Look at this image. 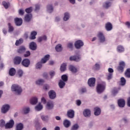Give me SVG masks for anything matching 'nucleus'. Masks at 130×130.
<instances>
[{
    "mask_svg": "<svg viewBox=\"0 0 130 130\" xmlns=\"http://www.w3.org/2000/svg\"><path fill=\"white\" fill-rule=\"evenodd\" d=\"M105 89H106V83L104 81L99 83L96 86V92L98 94L103 93L105 91Z\"/></svg>",
    "mask_w": 130,
    "mask_h": 130,
    "instance_id": "nucleus-1",
    "label": "nucleus"
},
{
    "mask_svg": "<svg viewBox=\"0 0 130 130\" xmlns=\"http://www.w3.org/2000/svg\"><path fill=\"white\" fill-rule=\"evenodd\" d=\"M50 56L48 54L46 55L41 60V62H39L36 64V69H41L42 68V63H45L47 60H49Z\"/></svg>",
    "mask_w": 130,
    "mask_h": 130,
    "instance_id": "nucleus-2",
    "label": "nucleus"
},
{
    "mask_svg": "<svg viewBox=\"0 0 130 130\" xmlns=\"http://www.w3.org/2000/svg\"><path fill=\"white\" fill-rule=\"evenodd\" d=\"M11 91L15 92L17 95H20L22 93V88L17 84H13L11 87Z\"/></svg>",
    "mask_w": 130,
    "mask_h": 130,
    "instance_id": "nucleus-3",
    "label": "nucleus"
},
{
    "mask_svg": "<svg viewBox=\"0 0 130 130\" xmlns=\"http://www.w3.org/2000/svg\"><path fill=\"white\" fill-rule=\"evenodd\" d=\"M124 68H125V62L122 61L119 62V65L117 67V70L119 73H123L124 71Z\"/></svg>",
    "mask_w": 130,
    "mask_h": 130,
    "instance_id": "nucleus-4",
    "label": "nucleus"
},
{
    "mask_svg": "<svg viewBox=\"0 0 130 130\" xmlns=\"http://www.w3.org/2000/svg\"><path fill=\"white\" fill-rule=\"evenodd\" d=\"M13 62L16 66H19V64L22 63V57L16 56L13 59Z\"/></svg>",
    "mask_w": 130,
    "mask_h": 130,
    "instance_id": "nucleus-5",
    "label": "nucleus"
},
{
    "mask_svg": "<svg viewBox=\"0 0 130 130\" xmlns=\"http://www.w3.org/2000/svg\"><path fill=\"white\" fill-rule=\"evenodd\" d=\"M15 125V121L13 119H11L9 122L5 124V128H13Z\"/></svg>",
    "mask_w": 130,
    "mask_h": 130,
    "instance_id": "nucleus-6",
    "label": "nucleus"
},
{
    "mask_svg": "<svg viewBox=\"0 0 130 130\" xmlns=\"http://www.w3.org/2000/svg\"><path fill=\"white\" fill-rule=\"evenodd\" d=\"M82 46H84V43L81 40H77L75 42V47L77 49H80Z\"/></svg>",
    "mask_w": 130,
    "mask_h": 130,
    "instance_id": "nucleus-7",
    "label": "nucleus"
},
{
    "mask_svg": "<svg viewBox=\"0 0 130 130\" xmlns=\"http://www.w3.org/2000/svg\"><path fill=\"white\" fill-rule=\"evenodd\" d=\"M97 37H98L100 42L101 43L105 42V37L104 36V35L103 34V32H99L97 35Z\"/></svg>",
    "mask_w": 130,
    "mask_h": 130,
    "instance_id": "nucleus-8",
    "label": "nucleus"
},
{
    "mask_svg": "<svg viewBox=\"0 0 130 130\" xmlns=\"http://www.w3.org/2000/svg\"><path fill=\"white\" fill-rule=\"evenodd\" d=\"M95 82L96 79H95V78H91L88 79L87 83L89 87H94Z\"/></svg>",
    "mask_w": 130,
    "mask_h": 130,
    "instance_id": "nucleus-9",
    "label": "nucleus"
},
{
    "mask_svg": "<svg viewBox=\"0 0 130 130\" xmlns=\"http://www.w3.org/2000/svg\"><path fill=\"white\" fill-rule=\"evenodd\" d=\"M21 64L25 68H28L29 66H30V60L28 58L24 59L21 61Z\"/></svg>",
    "mask_w": 130,
    "mask_h": 130,
    "instance_id": "nucleus-10",
    "label": "nucleus"
},
{
    "mask_svg": "<svg viewBox=\"0 0 130 130\" xmlns=\"http://www.w3.org/2000/svg\"><path fill=\"white\" fill-rule=\"evenodd\" d=\"M118 106L121 108H123L125 106V101L123 99H120L117 101Z\"/></svg>",
    "mask_w": 130,
    "mask_h": 130,
    "instance_id": "nucleus-11",
    "label": "nucleus"
},
{
    "mask_svg": "<svg viewBox=\"0 0 130 130\" xmlns=\"http://www.w3.org/2000/svg\"><path fill=\"white\" fill-rule=\"evenodd\" d=\"M70 60L71 61H80L81 60V56L80 55L71 56L70 57Z\"/></svg>",
    "mask_w": 130,
    "mask_h": 130,
    "instance_id": "nucleus-12",
    "label": "nucleus"
},
{
    "mask_svg": "<svg viewBox=\"0 0 130 130\" xmlns=\"http://www.w3.org/2000/svg\"><path fill=\"white\" fill-rule=\"evenodd\" d=\"M10 105H4L3 106L1 109V112L2 113H7L8 111L10 110Z\"/></svg>",
    "mask_w": 130,
    "mask_h": 130,
    "instance_id": "nucleus-13",
    "label": "nucleus"
},
{
    "mask_svg": "<svg viewBox=\"0 0 130 130\" xmlns=\"http://www.w3.org/2000/svg\"><path fill=\"white\" fill-rule=\"evenodd\" d=\"M14 21L16 26H21L23 24V19L16 17L14 19Z\"/></svg>",
    "mask_w": 130,
    "mask_h": 130,
    "instance_id": "nucleus-14",
    "label": "nucleus"
},
{
    "mask_svg": "<svg viewBox=\"0 0 130 130\" xmlns=\"http://www.w3.org/2000/svg\"><path fill=\"white\" fill-rule=\"evenodd\" d=\"M67 115L69 118H74L75 117V111L73 110H70L67 112Z\"/></svg>",
    "mask_w": 130,
    "mask_h": 130,
    "instance_id": "nucleus-15",
    "label": "nucleus"
},
{
    "mask_svg": "<svg viewBox=\"0 0 130 130\" xmlns=\"http://www.w3.org/2000/svg\"><path fill=\"white\" fill-rule=\"evenodd\" d=\"M29 48L31 50H36L37 49V44L34 42H32L29 44Z\"/></svg>",
    "mask_w": 130,
    "mask_h": 130,
    "instance_id": "nucleus-16",
    "label": "nucleus"
},
{
    "mask_svg": "<svg viewBox=\"0 0 130 130\" xmlns=\"http://www.w3.org/2000/svg\"><path fill=\"white\" fill-rule=\"evenodd\" d=\"M48 94L50 99H54L56 97V93L53 90L50 91Z\"/></svg>",
    "mask_w": 130,
    "mask_h": 130,
    "instance_id": "nucleus-17",
    "label": "nucleus"
},
{
    "mask_svg": "<svg viewBox=\"0 0 130 130\" xmlns=\"http://www.w3.org/2000/svg\"><path fill=\"white\" fill-rule=\"evenodd\" d=\"M83 115L85 117H90L91 116V111L88 109L84 110Z\"/></svg>",
    "mask_w": 130,
    "mask_h": 130,
    "instance_id": "nucleus-18",
    "label": "nucleus"
},
{
    "mask_svg": "<svg viewBox=\"0 0 130 130\" xmlns=\"http://www.w3.org/2000/svg\"><path fill=\"white\" fill-rule=\"evenodd\" d=\"M94 115L96 116H98V115H100L101 114V109L99 107H95L94 108Z\"/></svg>",
    "mask_w": 130,
    "mask_h": 130,
    "instance_id": "nucleus-19",
    "label": "nucleus"
},
{
    "mask_svg": "<svg viewBox=\"0 0 130 130\" xmlns=\"http://www.w3.org/2000/svg\"><path fill=\"white\" fill-rule=\"evenodd\" d=\"M17 51L18 53L22 54V53H24V52L26 51V48H25V47L23 46H20Z\"/></svg>",
    "mask_w": 130,
    "mask_h": 130,
    "instance_id": "nucleus-20",
    "label": "nucleus"
},
{
    "mask_svg": "<svg viewBox=\"0 0 130 130\" xmlns=\"http://www.w3.org/2000/svg\"><path fill=\"white\" fill-rule=\"evenodd\" d=\"M32 19V14H26L25 17H24V21L25 22H29L30 21H31Z\"/></svg>",
    "mask_w": 130,
    "mask_h": 130,
    "instance_id": "nucleus-21",
    "label": "nucleus"
},
{
    "mask_svg": "<svg viewBox=\"0 0 130 130\" xmlns=\"http://www.w3.org/2000/svg\"><path fill=\"white\" fill-rule=\"evenodd\" d=\"M38 102V99L37 98L33 97L30 100V103L32 105H35L37 104Z\"/></svg>",
    "mask_w": 130,
    "mask_h": 130,
    "instance_id": "nucleus-22",
    "label": "nucleus"
},
{
    "mask_svg": "<svg viewBox=\"0 0 130 130\" xmlns=\"http://www.w3.org/2000/svg\"><path fill=\"white\" fill-rule=\"evenodd\" d=\"M105 28L107 31H111L112 30V24L110 22H108L105 25Z\"/></svg>",
    "mask_w": 130,
    "mask_h": 130,
    "instance_id": "nucleus-23",
    "label": "nucleus"
},
{
    "mask_svg": "<svg viewBox=\"0 0 130 130\" xmlns=\"http://www.w3.org/2000/svg\"><path fill=\"white\" fill-rule=\"evenodd\" d=\"M54 105H53V102L52 101H49L47 103V108L49 110H50L53 108Z\"/></svg>",
    "mask_w": 130,
    "mask_h": 130,
    "instance_id": "nucleus-24",
    "label": "nucleus"
},
{
    "mask_svg": "<svg viewBox=\"0 0 130 130\" xmlns=\"http://www.w3.org/2000/svg\"><path fill=\"white\" fill-rule=\"evenodd\" d=\"M24 128V124L22 123H19L16 124V130H23Z\"/></svg>",
    "mask_w": 130,
    "mask_h": 130,
    "instance_id": "nucleus-25",
    "label": "nucleus"
},
{
    "mask_svg": "<svg viewBox=\"0 0 130 130\" xmlns=\"http://www.w3.org/2000/svg\"><path fill=\"white\" fill-rule=\"evenodd\" d=\"M36 35H37V32L35 31H33L30 34V37H29V39L31 40H34V39H36Z\"/></svg>",
    "mask_w": 130,
    "mask_h": 130,
    "instance_id": "nucleus-26",
    "label": "nucleus"
},
{
    "mask_svg": "<svg viewBox=\"0 0 130 130\" xmlns=\"http://www.w3.org/2000/svg\"><path fill=\"white\" fill-rule=\"evenodd\" d=\"M63 124L65 127H70V125H71V121L68 119H66L63 121Z\"/></svg>",
    "mask_w": 130,
    "mask_h": 130,
    "instance_id": "nucleus-27",
    "label": "nucleus"
},
{
    "mask_svg": "<svg viewBox=\"0 0 130 130\" xmlns=\"http://www.w3.org/2000/svg\"><path fill=\"white\" fill-rule=\"evenodd\" d=\"M69 70L70 71H71V72H72V73H73L74 74H76V73L78 72L77 68H76V67L72 65L70 66Z\"/></svg>",
    "mask_w": 130,
    "mask_h": 130,
    "instance_id": "nucleus-28",
    "label": "nucleus"
},
{
    "mask_svg": "<svg viewBox=\"0 0 130 130\" xmlns=\"http://www.w3.org/2000/svg\"><path fill=\"white\" fill-rule=\"evenodd\" d=\"M117 51L118 52H124V47H123L122 45H119L117 47Z\"/></svg>",
    "mask_w": 130,
    "mask_h": 130,
    "instance_id": "nucleus-29",
    "label": "nucleus"
},
{
    "mask_svg": "<svg viewBox=\"0 0 130 130\" xmlns=\"http://www.w3.org/2000/svg\"><path fill=\"white\" fill-rule=\"evenodd\" d=\"M47 40V37L46 36H43V37H40L38 39V42H42V41H46Z\"/></svg>",
    "mask_w": 130,
    "mask_h": 130,
    "instance_id": "nucleus-30",
    "label": "nucleus"
},
{
    "mask_svg": "<svg viewBox=\"0 0 130 130\" xmlns=\"http://www.w3.org/2000/svg\"><path fill=\"white\" fill-rule=\"evenodd\" d=\"M58 86L60 89H62L66 86V82L60 80L58 83Z\"/></svg>",
    "mask_w": 130,
    "mask_h": 130,
    "instance_id": "nucleus-31",
    "label": "nucleus"
},
{
    "mask_svg": "<svg viewBox=\"0 0 130 130\" xmlns=\"http://www.w3.org/2000/svg\"><path fill=\"white\" fill-rule=\"evenodd\" d=\"M43 108V106L41 105V103H39L38 105H37L35 107L36 110L37 111H40Z\"/></svg>",
    "mask_w": 130,
    "mask_h": 130,
    "instance_id": "nucleus-32",
    "label": "nucleus"
},
{
    "mask_svg": "<svg viewBox=\"0 0 130 130\" xmlns=\"http://www.w3.org/2000/svg\"><path fill=\"white\" fill-rule=\"evenodd\" d=\"M9 75L10 76H13L16 75V69L14 68H11L9 70Z\"/></svg>",
    "mask_w": 130,
    "mask_h": 130,
    "instance_id": "nucleus-33",
    "label": "nucleus"
},
{
    "mask_svg": "<svg viewBox=\"0 0 130 130\" xmlns=\"http://www.w3.org/2000/svg\"><path fill=\"white\" fill-rule=\"evenodd\" d=\"M124 75L126 78H130V68H128L126 70Z\"/></svg>",
    "mask_w": 130,
    "mask_h": 130,
    "instance_id": "nucleus-34",
    "label": "nucleus"
},
{
    "mask_svg": "<svg viewBox=\"0 0 130 130\" xmlns=\"http://www.w3.org/2000/svg\"><path fill=\"white\" fill-rule=\"evenodd\" d=\"M8 32L9 33H11V32H13L14 31V26L12 25V24L11 23H8Z\"/></svg>",
    "mask_w": 130,
    "mask_h": 130,
    "instance_id": "nucleus-35",
    "label": "nucleus"
},
{
    "mask_svg": "<svg viewBox=\"0 0 130 130\" xmlns=\"http://www.w3.org/2000/svg\"><path fill=\"white\" fill-rule=\"evenodd\" d=\"M23 42H24V40H23V39H20L18 40H16L15 42V45L16 46H19V45H20V44H22Z\"/></svg>",
    "mask_w": 130,
    "mask_h": 130,
    "instance_id": "nucleus-36",
    "label": "nucleus"
},
{
    "mask_svg": "<svg viewBox=\"0 0 130 130\" xmlns=\"http://www.w3.org/2000/svg\"><path fill=\"white\" fill-rule=\"evenodd\" d=\"M55 49L58 52L61 51V50H62V47H61V45H57L55 47Z\"/></svg>",
    "mask_w": 130,
    "mask_h": 130,
    "instance_id": "nucleus-37",
    "label": "nucleus"
},
{
    "mask_svg": "<svg viewBox=\"0 0 130 130\" xmlns=\"http://www.w3.org/2000/svg\"><path fill=\"white\" fill-rule=\"evenodd\" d=\"M60 70L61 72H64L67 70V64L64 63L62 64L60 66Z\"/></svg>",
    "mask_w": 130,
    "mask_h": 130,
    "instance_id": "nucleus-38",
    "label": "nucleus"
},
{
    "mask_svg": "<svg viewBox=\"0 0 130 130\" xmlns=\"http://www.w3.org/2000/svg\"><path fill=\"white\" fill-rule=\"evenodd\" d=\"M64 15L63 20L64 21H68V20L70 19V14L68 12H66Z\"/></svg>",
    "mask_w": 130,
    "mask_h": 130,
    "instance_id": "nucleus-39",
    "label": "nucleus"
},
{
    "mask_svg": "<svg viewBox=\"0 0 130 130\" xmlns=\"http://www.w3.org/2000/svg\"><path fill=\"white\" fill-rule=\"evenodd\" d=\"M2 4L5 9H9V7L10 6L9 3H7L6 1H3Z\"/></svg>",
    "mask_w": 130,
    "mask_h": 130,
    "instance_id": "nucleus-40",
    "label": "nucleus"
},
{
    "mask_svg": "<svg viewBox=\"0 0 130 130\" xmlns=\"http://www.w3.org/2000/svg\"><path fill=\"white\" fill-rule=\"evenodd\" d=\"M121 86H124L126 83V80L124 77H121L120 79Z\"/></svg>",
    "mask_w": 130,
    "mask_h": 130,
    "instance_id": "nucleus-41",
    "label": "nucleus"
},
{
    "mask_svg": "<svg viewBox=\"0 0 130 130\" xmlns=\"http://www.w3.org/2000/svg\"><path fill=\"white\" fill-rule=\"evenodd\" d=\"M47 8L49 13H52V12H53V7H52V5H48Z\"/></svg>",
    "mask_w": 130,
    "mask_h": 130,
    "instance_id": "nucleus-42",
    "label": "nucleus"
},
{
    "mask_svg": "<svg viewBox=\"0 0 130 130\" xmlns=\"http://www.w3.org/2000/svg\"><path fill=\"white\" fill-rule=\"evenodd\" d=\"M43 83H44V80L43 79H39L36 82L37 85H43Z\"/></svg>",
    "mask_w": 130,
    "mask_h": 130,
    "instance_id": "nucleus-43",
    "label": "nucleus"
},
{
    "mask_svg": "<svg viewBox=\"0 0 130 130\" xmlns=\"http://www.w3.org/2000/svg\"><path fill=\"white\" fill-rule=\"evenodd\" d=\"M93 70H95V71H99V70H100V64L95 63V66L93 67Z\"/></svg>",
    "mask_w": 130,
    "mask_h": 130,
    "instance_id": "nucleus-44",
    "label": "nucleus"
},
{
    "mask_svg": "<svg viewBox=\"0 0 130 130\" xmlns=\"http://www.w3.org/2000/svg\"><path fill=\"white\" fill-rule=\"evenodd\" d=\"M110 6H111L110 2H106L105 5H103V7L104 8H105V9H108Z\"/></svg>",
    "mask_w": 130,
    "mask_h": 130,
    "instance_id": "nucleus-45",
    "label": "nucleus"
},
{
    "mask_svg": "<svg viewBox=\"0 0 130 130\" xmlns=\"http://www.w3.org/2000/svg\"><path fill=\"white\" fill-rule=\"evenodd\" d=\"M79 128V125L78 124H75L71 128V130H78Z\"/></svg>",
    "mask_w": 130,
    "mask_h": 130,
    "instance_id": "nucleus-46",
    "label": "nucleus"
},
{
    "mask_svg": "<svg viewBox=\"0 0 130 130\" xmlns=\"http://www.w3.org/2000/svg\"><path fill=\"white\" fill-rule=\"evenodd\" d=\"M61 78L63 82H67L68 81V76L66 75H62Z\"/></svg>",
    "mask_w": 130,
    "mask_h": 130,
    "instance_id": "nucleus-47",
    "label": "nucleus"
},
{
    "mask_svg": "<svg viewBox=\"0 0 130 130\" xmlns=\"http://www.w3.org/2000/svg\"><path fill=\"white\" fill-rule=\"evenodd\" d=\"M32 11H33V8L32 7H29L25 9V12L27 14H30V13H32Z\"/></svg>",
    "mask_w": 130,
    "mask_h": 130,
    "instance_id": "nucleus-48",
    "label": "nucleus"
},
{
    "mask_svg": "<svg viewBox=\"0 0 130 130\" xmlns=\"http://www.w3.org/2000/svg\"><path fill=\"white\" fill-rule=\"evenodd\" d=\"M113 76V73H109L107 76V79L109 81V80H111L112 79V77Z\"/></svg>",
    "mask_w": 130,
    "mask_h": 130,
    "instance_id": "nucleus-49",
    "label": "nucleus"
},
{
    "mask_svg": "<svg viewBox=\"0 0 130 130\" xmlns=\"http://www.w3.org/2000/svg\"><path fill=\"white\" fill-rule=\"evenodd\" d=\"M1 127H3V126H6V122L4 120H1L0 122Z\"/></svg>",
    "mask_w": 130,
    "mask_h": 130,
    "instance_id": "nucleus-50",
    "label": "nucleus"
},
{
    "mask_svg": "<svg viewBox=\"0 0 130 130\" xmlns=\"http://www.w3.org/2000/svg\"><path fill=\"white\" fill-rule=\"evenodd\" d=\"M30 111V108H25L23 109V112L25 114H27V113H29Z\"/></svg>",
    "mask_w": 130,
    "mask_h": 130,
    "instance_id": "nucleus-51",
    "label": "nucleus"
},
{
    "mask_svg": "<svg viewBox=\"0 0 130 130\" xmlns=\"http://www.w3.org/2000/svg\"><path fill=\"white\" fill-rule=\"evenodd\" d=\"M41 119L43 121H48V116H42Z\"/></svg>",
    "mask_w": 130,
    "mask_h": 130,
    "instance_id": "nucleus-52",
    "label": "nucleus"
},
{
    "mask_svg": "<svg viewBox=\"0 0 130 130\" xmlns=\"http://www.w3.org/2000/svg\"><path fill=\"white\" fill-rule=\"evenodd\" d=\"M30 55H31V52H30L29 51H27L25 53V54H24L23 55V56L24 57H28L29 56H30Z\"/></svg>",
    "mask_w": 130,
    "mask_h": 130,
    "instance_id": "nucleus-53",
    "label": "nucleus"
},
{
    "mask_svg": "<svg viewBox=\"0 0 130 130\" xmlns=\"http://www.w3.org/2000/svg\"><path fill=\"white\" fill-rule=\"evenodd\" d=\"M49 74L51 78H53V77H54V75H55V72L53 71H51L49 72Z\"/></svg>",
    "mask_w": 130,
    "mask_h": 130,
    "instance_id": "nucleus-54",
    "label": "nucleus"
},
{
    "mask_svg": "<svg viewBox=\"0 0 130 130\" xmlns=\"http://www.w3.org/2000/svg\"><path fill=\"white\" fill-rule=\"evenodd\" d=\"M18 75L20 77H22L23 76V71L21 70H19L18 71Z\"/></svg>",
    "mask_w": 130,
    "mask_h": 130,
    "instance_id": "nucleus-55",
    "label": "nucleus"
},
{
    "mask_svg": "<svg viewBox=\"0 0 130 130\" xmlns=\"http://www.w3.org/2000/svg\"><path fill=\"white\" fill-rule=\"evenodd\" d=\"M74 44H73V43H69L68 44V48H70V49H73V46Z\"/></svg>",
    "mask_w": 130,
    "mask_h": 130,
    "instance_id": "nucleus-56",
    "label": "nucleus"
},
{
    "mask_svg": "<svg viewBox=\"0 0 130 130\" xmlns=\"http://www.w3.org/2000/svg\"><path fill=\"white\" fill-rule=\"evenodd\" d=\"M19 14L21 16H23V15H24V10L23 9H20L19 10Z\"/></svg>",
    "mask_w": 130,
    "mask_h": 130,
    "instance_id": "nucleus-57",
    "label": "nucleus"
},
{
    "mask_svg": "<svg viewBox=\"0 0 130 130\" xmlns=\"http://www.w3.org/2000/svg\"><path fill=\"white\" fill-rule=\"evenodd\" d=\"M76 104L78 106H80L82 104V102H81V100H78L76 101Z\"/></svg>",
    "mask_w": 130,
    "mask_h": 130,
    "instance_id": "nucleus-58",
    "label": "nucleus"
},
{
    "mask_svg": "<svg viewBox=\"0 0 130 130\" xmlns=\"http://www.w3.org/2000/svg\"><path fill=\"white\" fill-rule=\"evenodd\" d=\"M125 26H126L127 27V28L128 29L130 28V22L129 21H126L125 23Z\"/></svg>",
    "mask_w": 130,
    "mask_h": 130,
    "instance_id": "nucleus-59",
    "label": "nucleus"
},
{
    "mask_svg": "<svg viewBox=\"0 0 130 130\" xmlns=\"http://www.w3.org/2000/svg\"><path fill=\"white\" fill-rule=\"evenodd\" d=\"M108 71L109 74H113V72H114V70H113V69H112V68H109L108 69Z\"/></svg>",
    "mask_w": 130,
    "mask_h": 130,
    "instance_id": "nucleus-60",
    "label": "nucleus"
},
{
    "mask_svg": "<svg viewBox=\"0 0 130 130\" xmlns=\"http://www.w3.org/2000/svg\"><path fill=\"white\" fill-rule=\"evenodd\" d=\"M43 88L44 90H48V89H49V85L47 84H45L44 85Z\"/></svg>",
    "mask_w": 130,
    "mask_h": 130,
    "instance_id": "nucleus-61",
    "label": "nucleus"
},
{
    "mask_svg": "<svg viewBox=\"0 0 130 130\" xmlns=\"http://www.w3.org/2000/svg\"><path fill=\"white\" fill-rule=\"evenodd\" d=\"M127 104L128 107H130V96L127 99Z\"/></svg>",
    "mask_w": 130,
    "mask_h": 130,
    "instance_id": "nucleus-62",
    "label": "nucleus"
},
{
    "mask_svg": "<svg viewBox=\"0 0 130 130\" xmlns=\"http://www.w3.org/2000/svg\"><path fill=\"white\" fill-rule=\"evenodd\" d=\"M41 101L42 102H43V103H44V104H45L46 103V100H45V98H42Z\"/></svg>",
    "mask_w": 130,
    "mask_h": 130,
    "instance_id": "nucleus-63",
    "label": "nucleus"
},
{
    "mask_svg": "<svg viewBox=\"0 0 130 130\" xmlns=\"http://www.w3.org/2000/svg\"><path fill=\"white\" fill-rule=\"evenodd\" d=\"M86 91H87V90L86 89V88H82L81 89V93H86Z\"/></svg>",
    "mask_w": 130,
    "mask_h": 130,
    "instance_id": "nucleus-64",
    "label": "nucleus"
}]
</instances>
